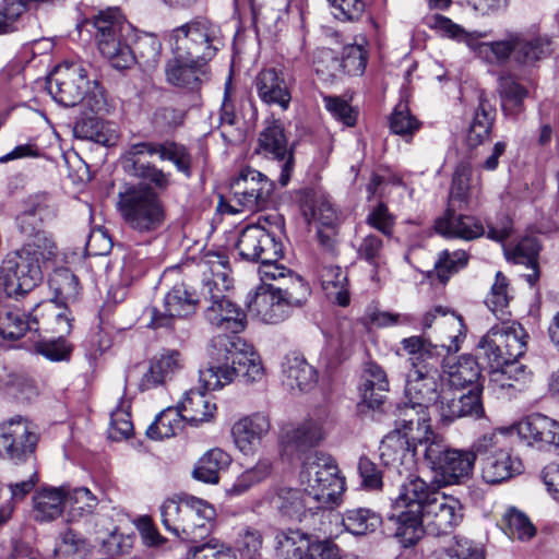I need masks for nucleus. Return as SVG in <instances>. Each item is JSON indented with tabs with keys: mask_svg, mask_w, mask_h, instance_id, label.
Returning <instances> with one entry per match:
<instances>
[{
	"mask_svg": "<svg viewBox=\"0 0 559 559\" xmlns=\"http://www.w3.org/2000/svg\"><path fill=\"white\" fill-rule=\"evenodd\" d=\"M199 267L203 275L200 297L206 304V321L216 330L233 334L214 338L212 361L201 370V380L213 390L237 378L247 383L261 381L264 369L260 356L237 336L246 328V313L226 296L231 286L228 257L222 251L209 250L202 254Z\"/></svg>",
	"mask_w": 559,
	"mask_h": 559,
	"instance_id": "f257e3e1",
	"label": "nucleus"
},
{
	"mask_svg": "<svg viewBox=\"0 0 559 559\" xmlns=\"http://www.w3.org/2000/svg\"><path fill=\"white\" fill-rule=\"evenodd\" d=\"M427 25L438 35L464 43L480 60L492 66L512 62L519 68L533 67L549 53V40L526 32H507L501 39L481 41L478 32H467L451 19L435 14L427 20Z\"/></svg>",
	"mask_w": 559,
	"mask_h": 559,
	"instance_id": "f03ea898",
	"label": "nucleus"
},
{
	"mask_svg": "<svg viewBox=\"0 0 559 559\" xmlns=\"http://www.w3.org/2000/svg\"><path fill=\"white\" fill-rule=\"evenodd\" d=\"M415 450L409 449L407 441L396 435L383 439L380 445V457L383 464L404 477L397 497L393 501L394 510L421 513L426 506L440 495L442 487L439 481H426L414 472L417 466Z\"/></svg>",
	"mask_w": 559,
	"mask_h": 559,
	"instance_id": "7ed1b4c3",
	"label": "nucleus"
},
{
	"mask_svg": "<svg viewBox=\"0 0 559 559\" xmlns=\"http://www.w3.org/2000/svg\"><path fill=\"white\" fill-rule=\"evenodd\" d=\"M433 329V340L421 336H411L402 340L403 349L409 355V359L427 360L438 359L444 355L456 353L465 337L463 319L455 312L437 306L427 311L423 318L425 330Z\"/></svg>",
	"mask_w": 559,
	"mask_h": 559,
	"instance_id": "20e7f679",
	"label": "nucleus"
},
{
	"mask_svg": "<svg viewBox=\"0 0 559 559\" xmlns=\"http://www.w3.org/2000/svg\"><path fill=\"white\" fill-rule=\"evenodd\" d=\"M47 91L52 98L66 107L82 104L94 114L108 111L104 88L97 81L87 79L81 63L66 62L49 75Z\"/></svg>",
	"mask_w": 559,
	"mask_h": 559,
	"instance_id": "39448f33",
	"label": "nucleus"
},
{
	"mask_svg": "<svg viewBox=\"0 0 559 559\" xmlns=\"http://www.w3.org/2000/svg\"><path fill=\"white\" fill-rule=\"evenodd\" d=\"M143 155H158L160 160L171 162L176 168L190 176L191 158L185 146L171 142H138L131 144L124 153V170L157 189H166L169 185V174L164 173L155 165L144 163Z\"/></svg>",
	"mask_w": 559,
	"mask_h": 559,
	"instance_id": "423d86ee",
	"label": "nucleus"
},
{
	"mask_svg": "<svg viewBox=\"0 0 559 559\" xmlns=\"http://www.w3.org/2000/svg\"><path fill=\"white\" fill-rule=\"evenodd\" d=\"M159 511L162 523L167 531L192 543L211 533L216 518L212 504L193 496L166 499Z\"/></svg>",
	"mask_w": 559,
	"mask_h": 559,
	"instance_id": "0eeeda50",
	"label": "nucleus"
},
{
	"mask_svg": "<svg viewBox=\"0 0 559 559\" xmlns=\"http://www.w3.org/2000/svg\"><path fill=\"white\" fill-rule=\"evenodd\" d=\"M299 484L321 509H332L340 504L345 490V478L340 475L335 460L323 452H313L305 457Z\"/></svg>",
	"mask_w": 559,
	"mask_h": 559,
	"instance_id": "6e6552de",
	"label": "nucleus"
},
{
	"mask_svg": "<svg viewBox=\"0 0 559 559\" xmlns=\"http://www.w3.org/2000/svg\"><path fill=\"white\" fill-rule=\"evenodd\" d=\"M419 454L442 487L464 484L471 478L476 462L473 445L469 450L451 448L441 435L425 441Z\"/></svg>",
	"mask_w": 559,
	"mask_h": 559,
	"instance_id": "1a4fd4ad",
	"label": "nucleus"
},
{
	"mask_svg": "<svg viewBox=\"0 0 559 559\" xmlns=\"http://www.w3.org/2000/svg\"><path fill=\"white\" fill-rule=\"evenodd\" d=\"M476 457H480L481 478L490 485L501 484L520 474L522 460L508 447L502 431L484 433L473 442Z\"/></svg>",
	"mask_w": 559,
	"mask_h": 559,
	"instance_id": "9d476101",
	"label": "nucleus"
},
{
	"mask_svg": "<svg viewBox=\"0 0 559 559\" xmlns=\"http://www.w3.org/2000/svg\"><path fill=\"white\" fill-rule=\"evenodd\" d=\"M118 210L126 224L140 233L158 229L165 219L162 200L151 188L132 185L118 194Z\"/></svg>",
	"mask_w": 559,
	"mask_h": 559,
	"instance_id": "9b49d317",
	"label": "nucleus"
},
{
	"mask_svg": "<svg viewBox=\"0 0 559 559\" xmlns=\"http://www.w3.org/2000/svg\"><path fill=\"white\" fill-rule=\"evenodd\" d=\"M58 254L52 236L47 233L25 238L23 246L7 255V267L20 276V287L34 289L43 280V267Z\"/></svg>",
	"mask_w": 559,
	"mask_h": 559,
	"instance_id": "f8f14e48",
	"label": "nucleus"
},
{
	"mask_svg": "<svg viewBox=\"0 0 559 559\" xmlns=\"http://www.w3.org/2000/svg\"><path fill=\"white\" fill-rule=\"evenodd\" d=\"M95 28V39L100 53L106 57L117 70L131 68L135 56L129 45L122 40L123 34L130 29L120 10L109 8L99 11L92 20Z\"/></svg>",
	"mask_w": 559,
	"mask_h": 559,
	"instance_id": "ddd939ff",
	"label": "nucleus"
},
{
	"mask_svg": "<svg viewBox=\"0 0 559 559\" xmlns=\"http://www.w3.org/2000/svg\"><path fill=\"white\" fill-rule=\"evenodd\" d=\"M171 52L203 62L211 60L223 46L221 28L206 19H197L169 34Z\"/></svg>",
	"mask_w": 559,
	"mask_h": 559,
	"instance_id": "4468645a",
	"label": "nucleus"
},
{
	"mask_svg": "<svg viewBox=\"0 0 559 559\" xmlns=\"http://www.w3.org/2000/svg\"><path fill=\"white\" fill-rule=\"evenodd\" d=\"M272 192L273 182L262 173L247 167L231 181L229 197L219 199L218 209L229 214L260 211L269 204Z\"/></svg>",
	"mask_w": 559,
	"mask_h": 559,
	"instance_id": "2eb2a0df",
	"label": "nucleus"
},
{
	"mask_svg": "<svg viewBox=\"0 0 559 559\" xmlns=\"http://www.w3.org/2000/svg\"><path fill=\"white\" fill-rule=\"evenodd\" d=\"M284 223L278 215L259 218L253 225L246 226L239 234L236 248L239 257L248 262L271 261L283 255V243L276 240Z\"/></svg>",
	"mask_w": 559,
	"mask_h": 559,
	"instance_id": "dca6fc26",
	"label": "nucleus"
},
{
	"mask_svg": "<svg viewBox=\"0 0 559 559\" xmlns=\"http://www.w3.org/2000/svg\"><path fill=\"white\" fill-rule=\"evenodd\" d=\"M526 346L524 328L518 322L501 320L480 338L477 348L490 366H501L522 357Z\"/></svg>",
	"mask_w": 559,
	"mask_h": 559,
	"instance_id": "f3484780",
	"label": "nucleus"
},
{
	"mask_svg": "<svg viewBox=\"0 0 559 559\" xmlns=\"http://www.w3.org/2000/svg\"><path fill=\"white\" fill-rule=\"evenodd\" d=\"M429 407H421L407 400L397 407L395 428L384 439L396 435V437L407 441L409 449L419 453L424 449L425 441H428L432 436H440L432 430L429 424Z\"/></svg>",
	"mask_w": 559,
	"mask_h": 559,
	"instance_id": "a211bd4d",
	"label": "nucleus"
},
{
	"mask_svg": "<svg viewBox=\"0 0 559 559\" xmlns=\"http://www.w3.org/2000/svg\"><path fill=\"white\" fill-rule=\"evenodd\" d=\"M432 359H411L413 369L407 374L405 397L421 407L435 408L441 396V376Z\"/></svg>",
	"mask_w": 559,
	"mask_h": 559,
	"instance_id": "6ab92c4d",
	"label": "nucleus"
},
{
	"mask_svg": "<svg viewBox=\"0 0 559 559\" xmlns=\"http://www.w3.org/2000/svg\"><path fill=\"white\" fill-rule=\"evenodd\" d=\"M37 441L34 426L26 418L16 416L0 425V455L14 463L24 462L31 456Z\"/></svg>",
	"mask_w": 559,
	"mask_h": 559,
	"instance_id": "aec40b11",
	"label": "nucleus"
},
{
	"mask_svg": "<svg viewBox=\"0 0 559 559\" xmlns=\"http://www.w3.org/2000/svg\"><path fill=\"white\" fill-rule=\"evenodd\" d=\"M200 300L189 292L186 284H176L165 295L160 306L148 310L151 317L148 325L154 329L170 328L176 319L193 314Z\"/></svg>",
	"mask_w": 559,
	"mask_h": 559,
	"instance_id": "412c9836",
	"label": "nucleus"
},
{
	"mask_svg": "<svg viewBox=\"0 0 559 559\" xmlns=\"http://www.w3.org/2000/svg\"><path fill=\"white\" fill-rule=\"evenodd\" d=\"M420 514L428 534L448 535L462 522L463 506L457 498L441 492L426 506Z\"/></svg>",
	"mask_w": 559,
	"mask_h": 559,
	"instance_id": "4be33fe9",
	"label": "nucleus"
},
{
	"mask_svg": "<svg viewBox=\"0 0 559 559\" xmlns=\"http://www.w3.org/2000/svg\"><path fill=\"white\" fill-rule=\"evenodd\" d=\"M164 72L167 83L187 92H198L209 81L206 62L177 53L166 61Z\"/></svg>",
	"mask_w": 559,
	"mask_h": 559,
	"instance_id": "5701e85b",
	"label": "nucleus"
},
{
	"mask_svg": "<svg viewBox=\"0 0 559 559\" xmlns=\"http://www.w3.org/2000/svg\"><path fill=\"white\" fill-rule=\"evenodd\" d=\"M249 313L267 324H277L286 320L293 308L272 284H264L247 297Z\"/></svg>",
	"mask_w": 559,
	"mask_h": 559,
	"instance_id": "b1692460",
	"label": "nucleus"
},
{
	"mask_svg": "<svg viewBox=\"0 0 559 559\" xmlns=\"http://www.w3.org/2000/svg\"><path fill=\"white\" fill-rule=\"evenodd\" d=\"M295 80L287 71H277L273 68L262 70L255 79V88L259 98L266 105L278 106L282 110L289 107L292 88Z\"/></svg>",
	"mask_w": 559,
	"mask_h": 559,
	"instance_id": "393cba45",
	"label": "nucleus"
},
{
	"mask_svg": "<svg viewBox=\"0 0 559 559\" xmlns=\"http://www.w3.org/2000/svg\"><path fill=\"white\" fill-rule=\"evenodd\" d=\"M519 437L539 450L559 449V423L543 415L533 414L515 425Z\"/></svg>",
	"mask_w": 559,
	"mask_h": 559,
	"instance_id": "a878e982",
	"label": "nucleus"
},
{
	"mask_svg": "<svg viewBox=\"0 0 559 559\" xmlns=\"http://www.w3.org/2000/svg\"><path fill=\"white\" fill-rule=\"evenodd\" d=\"M259 150L266 157L283 162L280 181L283 186L288 182L293 169V154L280 120L269 121L259 135Z\"/></svg>",
	"mask_w": 559,
	"mask_h": 559,
	"instance_id": "bb28decb",
	"label": "nucleus"
},
{
	"mask_svg": "<svg viewBox=\"0 0 559 559\" xmlns=\"http://www.w3.org/2000/svg\"><path fill=\"white\" fill-rule=\"evenodd\" d=\"M270 428L269 416L255 413L236 421L231 427V436L236 447L243 454H252L260 447Z\"/></svg>",
	"mask_w": 559,
	"mask_h": 559,
	"instance_id": "cd10ccee",
	"label": "nucleus"
},
{
	"mask_svg": "<svg viewBox=\"0 0 559 559\" xmlns=\"http://www.w3.org/2000/svg\"><path fill=\"white\" fill-rule=\"evenodd\" d=\"M200 381L204 390L191 389L185 393L182 400L178 403V409H180L182 418L192 426L212 421L217 412L214 397L207 393L213 389H207L201 379Z\"/></svg>",
	"mask_w": 559,
	"mask_h": 559,
	"instance_id": "c85d7f7f",
	"label": "nucleus"
},
{
	"mask_svg": "<svg viewBox=\"0 0 559 559\" xmlns=\"http://www.w3.org/2000/svg\"><path fill=\"white\" fill-rule=\"evenodd\" d=\"M440 376L443 388L460 391L465 386H479L477 381L480 377V369L474 357L463 355L455 361L444 359Z\"/></svg>",
	"mask_w": 559,
	"mask_h": 559,
	"instance_id": "c756f323",
	"label": "nucleus"
},
{
	"mask_svg": "<svg viewBox=\"0 0 559 559\" xmlns=\"http://www.w3.org/2000/svg\"><path fill=\"white\" fill-rule=\"evenodd\" d=\"M272 504L282 518L298 522H301L308 513L312 515L317 510H321L304 490L295 488L278 489L272 499Z\"/></svg>",
	"mask_w": 559,
	"mask_h": 559,
	"instance_id": "7c9ffc66",
	"label": "nucleus"
},
{
	"mask_svg": "<svg viewBox=\"0 0 559 559\" xmlns=\"http://www.w3.org/2000/svg\"><path fill=\"white\" fill-rule=\"evenodd\" d=\"M32 330L56 333L59 335L69 334L71 331V318L68 309L62 308L53 301L38 304L31 313Z\"/></svg>",
	"mask_w": 559,
	"mask_h": 559,
	"instance_id": "2f4dec72",
	"label": "nucleus"
},
{
	"mask_svg": "<svg viewBox=\"0 0 559 559\" xmlns=\"http://www.w3.org/2000/svg\"><path fill=\"white\" fill-rule=\"evenodd\" d=\"M457 207H449L445 215L436 222V230L447 237H457L471 240L483 236V224L473 216L456 215Z\"/></svg>",
	"mask_w": 559,
	"mask_h": 559,
	"instance_id": "473e14b6",
	"label": "nucleus"
},
{
	"mask_svg": "<svg viewBox=\"0 0 559 559\" xmlns=\"http://www.w3.org/2000/svg\"><path fill=\"white\" fill-rule=\"evenodd\" d=\"M282 373L285 383L290 389L299 391H310L318 381L317 370L297 353H290L284 357Z\"/></svg>",
	"mask_w": 559,
	"mask_h": 559,
	"instance_id": "72a5a7b5",
	"label": "nucleus"
},
{
	"mask_svg": "<svg viewBox=\"0 0 559 559\" xmlns=\"http://www.w3.org/2000/svg\"><path fill=\"white\" fill-rule=\"evenodd\" d=\"M66 487H45L33 496V512L36 521L50 522L58 519L67 504Z\"/></svg>",
	"mask_w": 559,
	"mask_h": 559,
	"instance_id": "f704fd0d",
	"label": "nucleus"
},
{
	"mask_svg": "<svg viewBox=\"0 0 559 559\" xmlns=\"http://www.w3.org/2000/svg\"><path fill=\"white\" fill-rule=\"evenodd\" d=\"M48 202L46 193H35L23 201L22 211L16 216V226L25 238L45 231L41 228V219L49 206Z\"/></svg>",
	"mask_w": 559,
	"mask_h": 559,
	"instance_id": "c9c22d12",
	"label": "nucleus"
},
{
	"mask_svg": "<svg viewBox=\"0 0 559 559\" xmlns=\"http://www.w3.org/2000/svg\"><path fill=\"white\" fill-rule=\"evenodd\" d=\"M325 437L324 421L321 417L309 418L301 423L297 428L287 431L285 443L287 448H294L297 451H305L318 445Z\"/></svg>",
	"mask_w": 559,
	"mask_h": 559,
	"instance_id": "e433bc0d",
	"label": "nucleus"
},
{
	"mask_svg": "<svg viewBox=\"0 0 559 559\" xmlns=\"http://www.w3.org/2000/svg\"><path fill=\"white\" fill-rule=\"evenodd\" d=\"M382 524L380 514L368 508L346 510L341 515L344 531L354 536H366L376 532Z\"/></svg>",
	"mask_w": 559,
	"mask_h": 559,
	"instance_id": "4c0bfd02",
	"label": "nucleus"
},
{
	"mask_svg": "<svg viewBox=\"0 0 559 559\" xmlns=\"http://www.w3.org/2000/svg\"><path fill=\"white\" fill-rule=\"evenodd\" d=\"M231 462L229 454L222 449L214 448L204 453L195 464L192 476L206 484H217L219 472Z\"/></svg>",
	"mask_w": 559,
	"mask_h": 559,
	"instance_id": "58836bf2",
	"label": "nucleus"
},
{
	"mask_svg": "<svg viewBox=\"0 0 559 559\" xmlns=\"http://www.w3.org/2000/svg\"><path fill=\"white\" fill-rule=\"evenodd\" d=\"M393 516L396 518L394 536L403 547L414 546L427 532L420 513L395 510Z\"/></svg>",
	"mask_w": 559,
	"mask_h": 559,
	"instance_id": "ea45409f",
	"label": "nucleus"
},
{
	"mask_svg": "<svg viewBox=\"0 0 559 559\" xmlns=\"http://www.w3.org/2000/svg\"><path fill=\"white\" fill-rule=\"evenodd\" d=\"M318 275L321 287L329 298L342 307L349 304V295L346 288L347 276L340 266L322 265Z\"/></svg>",
	"mask_w": 559,
	"mask_h": 559,
	"instance_id": "a19ab883",
	"label": "nucleus"
},
{
	"mask_svg": "<svg viewBox=\"0 0 559 559\" xmlns=\"http://www.w3.org/2000/svg\"><path fill=\"white\" fill-rule=\"evenodd\" d=\"M74 133L80 139L93 141L104 146L115 145L118 140V131L114 123L94 117L83 119L76 123Z\"/></svg>",
	"mask_w": 559,
	"mask_h": 559,
	"instance_id": "79ce46f5",
	"label": "nucleus"
},
{
	"mask_svg": "<svg viewBox=\"0 0 559 559\" xmlns=\"http://www.w3.org/2000/svg\"><path fill=\"white\" fill-rule=\"evenodd\" d=\"M275 551L282 559H306L309 536L300 530H282L275 535Z\"/></svg>",
	"mask_w": 559,
	"mask_h": 559,
	"instance_id": "37998d69",
	"label": "nucleus"
},
{
	"mask_svg": "<svg viewBox=\"0 0 559 559\" xmlns=\"http://www.w3.org/2000/svg\"><path fill=\"white\" fill-rule=\"evenodd\" d=\"M67 504L69 506L68 522L74 523L88 519L98 507L97 497L86 487L67 488Z\"/></svg>",
	"mask_w": 559,
	"mask_h": 559,
	"instance_id": "c03bdc74",
	"label": "nucleus"
},
{
	"mask_svg": "<svg viewBox=\"0 0 559 559\" xmlns=\"http://www.w3.org/2000/svg\"><path fill=\"white\" fill-rule=\"evenodd\" d=\"M28 330L32 331V318L27 320L21 309L7 301L0 304V336L17 340Z\"/></svg>",
	"mask_w": 559,
	"mask_h": 559,
	"instance_id": "a18cd8bd",
	"label": "nucleus"
},
{
	"mask_svg": "<svg viewBox=\"0 0 559 559\" xmlns=\"http://www.w3.org/2000/svg\"><path fill=\"white\" fill-rule=\"evenodd\" d=\"M493 118L495 112L490 104L480 98L467 133V142L471 146H477L489 138Z\"/></svg>",
	"mask_w": 559,
	"mask_h": 559,
	"instance_id": "49530a36",
	"label": "nucleus"
},
{
	"mask_svg": "<svg viewBox=\"0 0 559 559\" xmlns=\"http://www.w3.org/2000/svg\"><path fill=\"white\" fill-rule=\"evenodd\" d=\"M183 420L185 418H182L178 406L176 408H167L148 426L146 435L155 440L170 438L181 430Z\"/></svg>",
	"mask_w": 559,
	"mask_h": 559,
	"instance_id": "de8ad7c7",
	"label": "nucleus"
},
{
	"mask_svg": "<svg viewBox=\"0 0 559 559\" xmlns=\"http://www.w3.org/2000/svg\"><path fill=\"white\" fill-rule=\"evenodd\" d=\"M498 91L502 99L504 111L516 115L521 111L522 103L527 97V90L511 76H501Z\"/></svg>",
	"mask_w": 559,
	"mask_h": 559,
	"instance_id": "09e8293b",
	"label": "nucleus"
},
{
	"mask_svg": "<svg viewBox=\"0 0 559 559\" xmlns=\"http://www.w3.org/2000/svg\"><path fill=\"white\" fill-rule=\"evenodd\" d=\"M471 169L468 166L460 165L453 175L450 190L449 207L462 209L468 205L473 195V188L469 186Z\"/></svg>",
	"mask_w": 559,
	"mask_h": 559,
	"instance_id": "8fccbe9b",
	"label": "nucleus"
},
{
	"mask_svg": "<svg viewBox=\"0 0 559 559\" xmlns=\"http://www.w3.org/2000/svg\"><path fill=\"white\" fill-rule=\"evenodd\" d=\"M274 288L285 298L286 302L294 309L300 307L310 295L307 283L293 271L285 281H281Z\"/></svg>",
	"mask_w": 559,
	"mask_h": 559,
	"instance_id": "3c124183",
	"label": "nucleus"
},
{
	"mask_svg": "<svg viewBox=\"0 0 559 559\" xmlns=\"http://www.w3.org/2000/svg\"><path fill=\"white\" fill-rule=\"evenodd\" d=\"M274 288L285 298L286 302L294 309L300 307L310 295L307 283L293 271L285 281H281Z\"/></svg>",
	"mask_w": 559,
	"mask_h": 559,
	"instance_id": "603ef678",
	"label": "nucleus"
},
{
	"mask_svg": "<svg viewBox=\"0 0 559 559\" xmlns=\"http://www.w3.org/2000/svg\"><path fill=\"white\" fill-rule=\"evenodd\" d=\"M274 288L285 298L286 302L294 309L300 307L310 295L307 283L293 271L285 281H281Z\"/></svg>",
	"mask_w": 559,
	"mask_h": 559,
	"instance_id": "864d4df0",
	"label": "nucleus"
},
{
	"mask_svg": "<svg viewBox=\"0 0 559 559\" xmlns=\"http://www.w3.org/2000/svg\"><path fill=\"white\" fill-rule=\"evenodd\" d=\"M506 534L513 539L528 540L536 534V528L530 519L515 508H510L503 515Z\"/></svg>",
	"mask_w": 559,
	"mask_h": 559,
	"instance_id": "5fc2aeb1",
	"label": "nucleus"
},
{
	"mask_svg": "<svg viewBox=\"0 0 559 559\" xmlns=\"http://www.w3.org/2000/svg\"><path fill=\"white\" fill-rule=\"evenodd\" d=\"M486 305L499 320H506L509 316L507 311L509 305L508 281L501 272L496 274V281L486 298Z\"/></svg>",
	"mask_w": 559,
	"mask_h": 559,
	"instance_id": "6e6d98bb",
	"label": "nucleus"
},
{
	"mask_svg": "<svg viewBox=\"0 0 559 559\" xmlns=\"http://www.w3.org/2000/svg\"><path fill=\"white\" fill-rule=\"evenodd\" d=\"M419 128L420 122L411 114L408 104L400 102L390 117L391 131L404 138H412Z\"/></svg>",
	"mask_w": 559,
	"mask_h": 559,
	"instance_id": "4d7b16f0",
	"label": "nucleus"
},
{
	"mask_svg": "<svg viewBox=\"0 0 559 559\" xmlns=\"http://www.w3.org/2000/svg\"><path fill=\"white\" fill-rule=\"evenodd\" d=\"M50 284L56 295L64 301H75L80 295L79 278L69 269L55 271Z\"/></svg>",
	"mask_w": 559,
	"mask_h": 559,
	"instance_id": "13d9d810",
	"label": "nucleus"
},
{
	"mask_svg": "<svg viewBox=\"0 0 559 559\" xmlns=\"http://www.w3.org/2000/svg\"><path fill=\"white\" fill-rule=\"evenodd\" d=\"M467 253L464 250H443L435 263V270L438 278L445 283L449 277L463 269L467 264Z\"/></svg>",
	"mask_w": 559,
	"mask_h": 559,
	"instance_id": "bf43d9fd",
	"label": "nucleus"
},
{
	"mask_svg": "<svg viewBox=\"0 0 559 559\" xmlns=\"http://www.w3.org/2000/svg\"><path fill=\"white\" fill-rule=\"evenodd\" d=\"M187 559H237L235 549L218 539H211L189 549Z\"/></svg>",
	"mask_w": 559,
	"mask_h": 559,
	"instance_id": "052dcab7",
	"label": "nucleus"
},
{
	"mask_svg": "<svg viewBox=\"0 0 559 559\" xmlns=\"http://www.w3.org/2000/svg\"><path fill=\"white\" fill-rule=\"evenodd\" d=\"M263 545L262 533L252 526L243 527L236 539V547L245 559H257Z\"/></svg>",
	"mask_w": 559,
	"mask_h": 559,
	"instance_id": "680f3d73",
	"label": "nucleus"
},
{
	"mask_svg": "<svg viewBox=\"0 0 559 559\" xmlns=\"http://www.w3.org/2000/svg\"><path fill=\"white\" fill-rule=\"evenodd\" d=\"M53 552L58 559H86L87 547L84 539L72 531H67L61 535Z\"/></svg>",
	"mask_w": 559,
	"mask_h": 559,
	"instance_id": "e2e57ef3",
	"label": "nucleus"
},
{
	"mask_svg": "<svg viewBox=\"0 0 559 559\" xmlns=\"http://www.w3.org/2000/svg\"><path fill=\"white\" fill-rule=\"evenodd\" d=\"M28 8L25 0H5L0 8V35L16 31L20 17Z\"/></svg>",
	"mask_w": 559,
	"mask_h": 559,
	"instance_id": "0e129e2a",
	"label": "nucleus"
},
{
	"mask_svg": "<svg viewBox=\"0 0 559 559\" xmlns=\"http://www.w3.org/2000/svg\"><path fill=\"white\" fill-rule=\"evenodd\" d=\"M459 391L441 388V396L438 400L435 409L438 412L441 420L450 424L462 417V405H460Z\"/></svg>",
	"mask_w": 559,
	"mask_h": 559,
	"instance_id": "69168bd1",
	"label": "nucleus"
},
{
	"mask_svg": "<svg viewBox=\"0 0 559 559\" xmlns=\"http://www.w3.org/2000/svg\"><path fill=\"white\" fill-rule=\"evenodd\" d=\"M367 52L359 45L344 47L341 57V72L349 75H361L366 69Z\"/></svg>",
	"mask_w": 559,
	"mask_h": 559,
	"instance_id": "338daca9",
	"label": "nucleus"
},
{
	"mask_svg": "<svg viewBox=\"0 0 559 559\" xmlns=\"http://www.w3.org/2000/svg\"><path fill=\"white\" fill-rule=\"evenodd\" d=\"M313 66L316 72L324 79L334 78L341 73V59L330 48H321L316 52Z\"/></svg>",
	"mask_w": 559,
	"mask_h": 559,
	"instance_id": "774afa93",
	"label": "nucleus"
}]
</instances>
